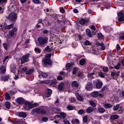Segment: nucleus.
I'll list each match as a JSON object with an SVG mask.
<instances>
[{
    "instance_id": "nucleus-34",
    "label": "nucleus",
    "mask_w": 124,
    "mask_h": 124,
    "mask_svg": "<svg viewBox=\"0 0 124 124\" xmlns=\"http://www.w3.org/2000/svg\"><path fill=\"white\" fill-rule=\"evenodd\" d=\"M67 109H68V111H72V110H74V106L69 105L67 107Z\"/></svg>"
},
{
    "instance_id": "nucleus-60",
    "label": "nucleus",
    "mask_w": 124,
    "mask_h": 124,
    "mask_svg": "<svg viewBox=\"0 0 124 124\" xmlns=\"http://www.w3.org/2000/svg\"><path fill=\"white\" fill-rule=\"evenodd\" d=\"M22 70L24 72H26V71H28V68H27L26 66H24L22 68Z\"/></svg>"
},
{
    "instance_id": "nucleus-10",
    "label": "nucleus",
    "mask_w": 124,
    "mask_h": 124,
    "mask_svg": "<svg viewBox=\"0 0 124 124\" xmlns=\"http://www.w3.org/2000/svg\"><path fill=\"white\" fill-rule=\"evenodd\" d=\"M26 101H27L25 100V99H24L23 97H19L16 99V102L18 104H24V105H25Z\"/></svg>"
},
{
    "instance_id": "nucleus-6",
    "label": "nucleus",
    "mask_w": 124,
    "mask_h": 124,
    "mask_svg": "<svg viewBox=\"0 0 124 124\" xmlns=\"http://www.w3.org/2000/svg\"><path fill=\"white\" fill-rule=\"evenodd\" d=\"M30 53L27 54L25 55H23L22 57L21 58V64H24L25 62H29V58H30Z\"/></svg>"
},
{
    "instance_id": "nucleus-28",
    "label": "nucleus",
    "mask_w": 124,
    "mask_h": 124,
    "mask_svg": "<svg viewBox=\"0 0 124 124\" xmlns=\"http://www.w3.org/2000/svg\"><path fill=\"white\" fill-rule=\"evenodd\" d=\"M9 33L10 35L12 36V39H13V38L14 37V35H16V32L12 30L9 31Z\"/></svg>"
},
{
    "instance_id": "nucleus-13",
    "label": "nucleus",
    "mask_w": 124,
    "mask_h": 124,
    "mask_svg": "<svg viewBox=\"0 0 124 124\" xmlns=\"http://www.w3.org/2000/svg\"><path fill=\"white\" fill-rule=\"evenodd\" d=\"M99 94V92H93L91 93V95L92 97L96 98V97H98V95Z\"/></svg>"
},
{
    "instance_id": "nucleus-49",
    "label": "nucleus",
    "mask_w": 124,
    "mask_h": 124,
    "mask_svg": "<svg viewBox=\"0 0 124 124\" xmlns=\"http://www.w3.org/2000/svg\"><path fill=\"white\" fill-rule=\"evenodd\" d=\"M102 69L103 70L104 72H107V71H108V70L109 69V68H108V67L103 66L102 67Z\"/></svg>"
},
{
    "instance_id": "nucleus-11",
    "label": "nucleus",
    "mask_w": 124,
    "mask_h": 124,
    "mask_svg": "<svg viewBox=\"0 0 124 124\" xmlns=\"http://www.w3.org/2000/svg\"><path fill=\"white\" fill-rule=\"evenodd\" d=\"M90 19L89 18L86 19L81 18V20L79 21V23L80 25H85L86 23H89Z\"/></svg>"
},
{
    "instance_id": "nucleus-9",
    "label": "nucleus",
    "mask_w": 124,
    "mask_h": 124,
    "mask_svg": "<svg viewBox=\"0 0 124 124\" xmlns=\"http://www.w3.org/2000/svg\"><path fill=\"white\" fill-rule=\"evenodd\" d=\"M102 86H103V83L102 81H100L99 79H98L95 84V87L96 89H101V88H102Z\"/></svg>"
},
{
    "instance_id": "nucleus-32",
    "label": "nucleus",
    "mask_w": 124,
    "mask_h": 124,
    "mask_svg": "<svg viewBox=\"0 0 124 124\" xmlns=\"http://www.w3.org/2000/svg\"><path fill=\"white\" fill-rule=\"evenodd\" d=\"M14 23H11V24L5 27L4 29L5 30H10L11 29V28L14 27Z\"/></svg>"
},
{
    "instance_id": "nucleus-8",
    "label": "nucleus",
    "mask_w": 124,
    "mask_h": 124,
    "mask_svg": "<svg viewBox=\"0 0 124 124\" xmlns=\"http://www.w3.org/2000/svg\"><path fill=\"white\" fill-rule=\"evenodd\" d=\"M85 89L87 91H93V83H92V82H88L85 86Z\"/></svg>"
},
{
    "instance_id": "nucleus-14",
    "label": "nucleus",
    "mask_w": 124,
    "mask_h": 124,
    "mask_svg": "<svg viewBox=\"0 0 124 124\" xmlns=\"http://www.w3.org/2000/svg\"><path fill=\"white\" fill-rule=\"evenodd\" d=\"M58 84V80L57 79H53L50 81L49 84L50 86H52V87H54V86H55V85H57Z\"/></svg>"
},
{
    "instance_id": "nucleus-25",
    "label": "nucleus",
    "mask_w": 124,
    "mask_h": 124,
    "mask_svg": "<svg viewBox=\"0 0 124 124\" xmlns=\"http://www.w3.org/2000/svg\"><path fill=\"white\" fill-rule=\"evenodd\" d=\"M18 116L20 118H27V114L25 112H19Z\"/></svg>"
},
{
    "instance_id": "nucleus-40",
    "label": "nucleus",
    "mask_w": 124,
    "mask_h": 124,
    "mask_svg": "<svg viewBox=\"0 0 124 124\" xmlns=\"http://www.w3.org/2000/svg\"><path fill=\"white\" fill-rule=\"evenodd\" d=\"M120 108V104H116L113 108V111H117Z\"/></svg>"
},
{
    "instance_id": "nucleus-43",
    "label": "nucleus",
    "mask_w": 124,
    "mask_h": 124,
    "mask_svg": "<svg viewBox=\"0 0 124 124\" xmlns=\"http://www.w3.org/2000/svg\"><path fill=\"white\" fill-rule=\"evenodd\" d=\"M92 45V43L89 40H86L84 42V45L85 46H90V45Z\"/></svg>"
},
{
    "instance_id": "nucleus-7",
    "label": "nucleus",
    "mask_w": 124,
    "mask_h": 124,
    "mask_svg": "<svg viewBox=\"0 0 124 124\" xmlns=\"http://www.w3.org/2000/svg\"><path fill=\"white\" fill-rule=\"evenodd\" d=\"M43 64L46 67V65H52V60L51 59H48V58H45L43 60Z\"/></svg>"
},
{
    "instance_id": "nucleus-38",
    "label": "nucleus",
    "mask_w": 124,
    "mask_h": 124,
    "mask_svg": "<svg viewBox=\"0 0 124 124\" xmlns=\"http://www.w3.org/2000/svg\"><path fill=\"white\" fill-rule=\"evenodd\" d=\"M3 47H4V49L6 50V51H7L9 47L8 43H3Z\"/></svg>"
},
{
    "instance_id": "nucleus-1",
    "label": "nucleus",
    "mask_w": 124,
    "mask_h": 124,
    "mask_svg": "<svg viewBox=\"0 0 124 124\" xmlns=\"http://www.w3.org/2000/svg\"><path fill=\"white\" fill-rule=\"evenodd\" d=\"M41 114V115H45L46 114V107L45 106H41L39 108H35L31 110V113L32 115L34 114Z\"/></svg>"
},
{
    "instance_id": "nucleus-31",
    "label": "nucleus",
    "mask_w": 124,
    "mask_h": 124,
    "mask_svg": "<svg viewBox=\"0 0 124 124\" xmlns=\"http://www.w3.org/2000/svg\"><path fill=\"white\" fill-rule=\"evenodd\" d=\"M60 114L61 119L64 120V119L66 118V113L64 112H60Z\"/></svg>"
},
{
    "instance_id": "nucleus-55",
    "label": "nucleus",
    "mask_w": 124,
    "mask_h": 124,
    "mask_svg": "<svg viewBox=\"0 0 124 124\" xmlns=\"http://www.w3.org/2000/svg\"><path fill=\"white\" fill-rule=\"evenodd\" d=\"M78 115H83L84 114V109H80L78 111Z\"/></svg>"
},
{
    "instance_id": "nucleus-16",
    "label": "nucleus",
    "mask_w": 124,
    "mask_h": 124,
    "mask_svg": "<svg viewBox=\"0 0 124 124\" xmlns=\"http://www.w3.org/2000/svg\"><path fill=\"white\" fill-rule=\"evenodd\" d=\"M9 78H10V76L9 75H7V76H2L1 77V80L4 82H6V81H8V80H9Z\"/></svg>"
},
{
    "instance_id": "nucleus-3",
    "label": "nucleus",
    "mask_w": 124,
    "mask_h": 124,
    "mask_svg": "<svg viewBox=\"0 0 124 124\" xmlns=\"http://www.w3.org/2000/svg\"><path fill=\"white\" fill-rule=\"evenodd\" d=\"M38 106H39V105L37 103L32 104L31 103L28 102V101H27L25 102V105H24V108H25L26 109H27L28 110L29 109H32V108L37 107Z\"/></svg>"
},
{
    "instance_id": "nucleus-22",
    "label": "nucleus",
    "mask_w": 124,
    "mask_h": 124,
    "mask_svg": "<svg viewBox=\"0 0 124 124\" xmlns=\"http://www.w3.org/2000/svg\"><path fill=\"white\" fill-rule=\"evenodd\" d=\"M72 87H75V88H78L79 87V83L77 81H73L72 82Z\"/></svg>"
},
{
    "instance_id": "nucleus-54",
    "label": "nucleus",
    "mask_w": 124,
    "mask_h": 124,
    "mask_svg": "<svg viewBox=\"0 0 124 124\" xmlns=\"http://www.w3.org/2000/svg\"><path fill=\"white\" fill-rule=\"evenodd\" d=\"M32 2L35 4H40V1L39 0H33Z\"/></svg>"
},
{
    "instance_id": "nucleus-59",
    "label": "nucleus",
    "mask_w": 124,
    "mask_h": 124,
    "mask_svg": "<svg viewBox=\"0 0 124 124\" xmlns=\"http://www.w3.org/2000/svg\"><path fill=\"white\" fill-rule=\"evenodd\" d=\"M57 80H58V81H62V80L63 79L62 77V76H59L58 77H57Z\"/></svg>"
},
{
    "instance_id": "nucleus-33",
    "label": "nucleus",
    "mask_w": 124,
    "mask_h": 124,
    "mask_svg": "<svg viewBox=\"0 0 124 124\" xmlns=\"http://www.w3.org/2000/svg\"><path fill=\"white\" fill-rule=\"evenodd\" d=\"M42 50L39 49L38 47H36L34 48V51L36 53V54H40L42 52Z\"/></svg>"
},
{
    "instance_id": "nucleus-56",
    "label": "nucleus",
    "mask_w": 124,
    "mask_h": 124,
    "mask_svg": "<svg viewBox=\"0 0 124 124\" xmlns=\"http://www.w3.org/2000/svg\"><path fill=\"white\" fill-rule=\"evenodd\" d=\"M12 30L11 31H14L15 32H16V33L17 31H18V30L17 29V28L16 27H12Z\"/></svg>"
},
{
    "instance_id": "nucleus-47",
    "label": "nucleus",
    "mask_w": 124,
    "mask_h": 124,
    "mask_svg": "<svg viewBox=\"0 0 124 124\" xmlns=\"http://www.w3.org/2000/svg\"><path fill=\"white\" fill-rule=\"evenodd\" d=\"M33 71H34L33 69H30L28 71H26V74H31V73H32Z\"/></svg>"
},
{
    "instance_id": "nucleus-5",
    "label": "nucleus",
    "mask_w": 124,
    "mask_h": 124,
    "mask_svg": "<svg viewBox=\"0 0 124 124\" xmlns=\"http://www.w3.org/2000/svg\"><path fill=\"white\" fill-rule=\"evenodd\" d=\"M117 20L119 23H124V14L122 11L117 13Z\"/></svg>"
},
{
    "instance_id": "nucleus-26",
    "label": "nucleus",
    "mask_w": 124,
    "mask_h": 124,
    "mask_svg": "<svg viewBox=\"0 0 124 124\" xmlns=\"http://www.w3.org/2000/svg\"><path fill=\"white\" fill-rule=\"evenodd\" d=\"M86 111L88 114H90L93 111V108H92V107H89L86 109Z\"/></svg>"
},
{
    "instance_id": "nucleus-62",
    "label": "nucleus",
    "mask_w": 124,
    "mask_h": 124,
    "mask_svg": "<svg viewBox=\"0 0 124 124\" xmlns=\"http://www.w3.org/2000/svg\"><path fill=\"white\" fill-rule=\"evenodd\" d=\"M44 34H47L49 32V31L47 30H44L43 31Z\"/></svg>"
},
{
    "instance_id": "nucleus-52",
    "label": "nucleus",
    "mask_w": 124,
    "mask_h": 124,
    "mask_svg": "<svg viewBox=\"0 0 124 124\" xmlns=\"http://www.w3.org/2000/svg\"><path fill=\"white\" fill-rule=\"evenodd\" d=\"M105 73H103L102 72H100L98 73V75L101 78H104V75Z\"/></svg>"
},
{
    "instance_id": "nucleus-44",
    "label": "nucleus",
    "mask_w": 124,
    "mask_h": 124,
    "mask_svg": "<svg viewBox=\"0 0 124 124\" xmlns=\"http://www.w3.org/2000/svg\"><path fill=\"white\" fill-rule=\"evenodd\" d=\"M83 122L85 124L88 123V115H85L83 117Z\"/></svg>"
},
{
    "instance_id": "nucleus-36",
    "label": "nucleus",
    "mask_w": 124,
    "mask_h": 124,
    "mask_svg": "<svg viewBox=\"0 0 124 124\" xmlns=\"http://www.w3.org/2000/svg\"><path fill=\"white\" fill-rule=\"evenodd\" d=\"M5 98L6 100H9L11 99V97H10V94L8 93H6L5 94Z\"/></svg>"
},
{
    "instance_id": "nucleus-51",
    "label": "nucleus",
    "mask_w": 124,
    "mask_h": 124,
    "mask_svg": "<svg viewBox=\"0 0 124 124\" xmlns=\"http://www.w3.org/2000/svg\"><path fill=\"white\" fill-rule=\"evenodd\" d=\"M111 77H113L114 80H117V77L115 78V76H116V73L112 72L111 73Z\"/></svg>"
},
{
    "instance_id": "nucleus-42",
    "label": "nucleus",
    "mask_w": 124,
    "mask_h": 124,
    "mask_svg": "<svg viewBox=\"0 0 124 124\" xmlns=\"http://www.w3.org/2000/svg\"><path fill=\"white\" fill-rule=\"evenodd\" d=\"M65 66L66 67L67 70H69V69H71V67H72L70 63H67Z\"/></svg>"
},
{
    "instance_id": "nucleus-27",
    "label": "nucleus",
    "mask_w": 124,
    "mask_h": 124,
    "mask_svg": "<svg viewBox=\"0 0 124 124\" xmlns=\"http://www.w3.org/2000/svg\"><path fill=\"white\" fill-rule=\"evenodd\" d=\"M109 88H108V86L107 85H104L101 89V91L102 93L104 92L105 91H108Z\"/></svg>"
},
{
    "instance_id": "nucleus-64",
    "label": "nucleus",
    "mask_w": 124,
    "mask_h": 124,
    "mask_svg": "<svg viewBox=\"0 0 124 124\" xmlns=\"http://www.w3.org/2000/svg\"><path fill=\"white\" fill-rule=\"evenodd\" d=\"M64 124H70V123L69 122V121H68L67 120H64Z\"/></svg>"
},
{
    "instance_id": "nucleus-48",
    "label": "nucleus",
    "mask_w": 124,
    "mask_h": 124,
    "mask_svg": "<svg viewBox=\"0 0 124 124\" xmlns=\"http://www.w3.org/2000/svg\"><path fill=\"white\" fill-rule=\"evenodd\" d=\"M97 35H98V38H101V39H104V36L102 35V33H98Z\"/></svg>"
},
{
    "instance_id": "nucleus-23",
    "label": "nucleus",
    "mask_w": 124,
    "mask_h": 124,
    "mask_svg": "<svg viewBox=\"0 0 124 124\" xmlns=\"http://www.w3.org/2000/svg\"><path fill=\"white\" fill-rule=\"evenodd\" d=\"M76 97H77L78 100H79V101H81V102L84 101V98L83 97H82V96L80 95L79 94V93H78L76 95Z\"/></svg>"
},
{
    "instance_id": "nucleus-30",
    "label": "nucleus",
    "mask_w": 124,
    "mask_h": 124,
    "mask_svg": "<svg viewBox=\"0 0 124 124\" xmlns=\"http://www.w3.org/2000/svg\"><path fill=\"white\" fill-rule=\"evenodd\" d=\"M77 75L78 77L82 78L84 75V73L81 71H78L77 72Z\"/></svg>"
},
{
    "instance_id": "nucleus-15",
    "label": "nucleus",
    "mask_w": 124,
    "mask_h": 124,
    "mask_svg": "<svg viewBox=\"0 0 124 124\" xmlns=\"http://www.w3.org/2000/svg\"><path fill=\"white\" fill-rule=\"evenodd\" d=\"M64 89V83H60L58 86V91L61 92L62 91V90Z\"/></svg>"
},
{
    "instance_id": "nucleus-4",
    "label": "nucleus",
    "mask_w": 124,
    "mask_h": 124,
    "mask_svg": "<svg viewBox=\"0 0 124 124\" xmlns=\"http://www.w3.org/2000/svg\"><path fill=\"white\" fill-rule=\"evenodd\" d=\"M38 41L39 46L43 47V46H46L47 43L48 42V38L40 37L38 39Z\"/></svg>"
},
{
    "instance_id": "nucleus-46",
    "label": "nucleus",
    "mask_w": 124,
    "mask_h": 124,
    "mask_svg": "<svg viewBox=\"0 0 124 124\" xmlns=\"http://www.w3.org/2000/svg\"><path fill=\"white\" fill-rule=\"evenodd\" d=\"M0 70L2 73H4L5 71H6V70L5 69V67L4 66H1L0 68Z\"/></svg>"
},
{
    "instance_id": "nucleus-35",
    "label": "nucleus",
    "mask_w": 124,
    "mask_h": 124,
    "mask_svg": "<svg viewBox=\"0 0 124 124\" xmlns=\"http://www.w3.org/2000/svg\"><path fill=\"white\" fill-rule=\"evenodd\" d=\"M78 68H77V67H74L73 68V71L72 72V74H73V75H76V74H77V72H78Z\"/></svg>"
},
{
    "instance_id": "nucleus-17",
    "label": "nucleus",
    "mask_w": 124,
    "mask_h": 124,
    "mask_svg": "<svg viewBox=\"0 0 124 124\" xmlns=\"http://www.w3.org/2000/svg\"><path fill=\"white\" fill-rule=\"evenodd\" d=\"M103 107L106 109H109L110 108H112L113 107V105L111 104L105 103L103 105Z\"/></svg>"
},
{
    "instance_id": "nucleus-37",
    "label": "nucleus",
    "mask_w": 124,
    "mask_h": 124,
    "mask_svg": "<svg viewBox=\"0 0 124 124\" xmlns=\"http://www.w3.org/2000/svg\"><path fill=\"white\" fill-rule=\"evenodd\" d=\"M10 102H6L5 103V107H6V108H7V109H10Z\"/></svg>"
},
{
    "instance_id": "nucleus-2",
    "label": "nucleus",
    "mask_w": 124,
    "mask_h": 124,
    "mask_svg": "<svg viewBox=\"0 0 124 124\" xmlns=\"http://www.w3.org/2000/svg\"><path fill=\"white\" fill-rule=\"evenodd\" d=\"M17 15L16 13L11 12L8 16L7 19L11 22V23H16L17 21Z\"/></svg>"
},
{
    "instance_id": "nucleus-53",
    "label": "nucleus",
    "mask_w": 124,
    "mask_h": 124,
    "mask_svg": "<svg viewBox=\"0 0 124 124\" xmlns=\"http://www.w3.org/2000/svg\"><path fill=\"white\" fill-rule=\"evenodd\" d=\"M121 67V63H118L116 66H114L115 69H120V67Z\"/></svg>"
},
{
    "instance_id": "nucleus-24",
    "label": "nucleus",
    "mask_w": 124,
    "mask_h": 124,
    "mask_svg": "<svg viewBox=\"0 0 124 124\" xmlns=\"http://www.w3.org/2000/svg\"><path fill=\"white\" fill-rule=\"evenodd\" d=\"M86 32L87 35H88L89 37H93V35H92V31H91L90 29H86Z\"/></svg>"
},
{
    "instance_id": "nucleus-45",
    "label": "nucleus",
    "mask_w": 124,
    "mask_h": 124,
    "mask_svg": "<svg viewBox=\"0 0 124 124\" xmlns=\"http://www.w3.org/2000/svg\"><path fill=\"white\" fill-rule=\"evenodd\" d=\"M89 104H90V105H91V106H92V107H95V106H96L95 103H94V102H93V101H90Z\"/></svg>"
},
{
    "instance_id": "nucleus-39",
    "label": "nucleus",
    "mask_w": 124,
    "mask_h": 124,
    "mask_svg": "<svg viewBox=\"0 0 124 124\" xmlns=\"http://www.w3.org/2000/svg\"><path fill=\"white\" fill-rule=\"evenodd\" d=\"M7 3V0H0V5H5Z\"/></svg>"
},
{
    "instance_id": "nucleus-50",
    "label": "nucleus",
    "mask_w": 124,
    "mask_h": 124,
    "mask_svg": "<svg viewBox=\"0 0 124 124\" xmlns=\"http://www.w3.org/2000/svg\"><path fill=\"white\" fill-rule=\"evenodd\" d=\"M48 51H51V49L49 46H47L44 49V52H48Z\"/></svg>"
},
{
    "instance_id": "nucleus-12",
    "label": "nucleus",
    "mask_w": 124,
    "mask_h": 124,
    "mask_svg": "<svg viewBox=\"0 0 124 124\" xmlns=\"http://www.w3.org/2000/svg\"><path fill=\"white\" fill-rule=\"evenodd\" d=\"M46 91V97H50L51 96V95L52 94V90L47 88L45 90Z\"/></svg>"
},
{
    "instance_id": "nucleus-61",
    "label": "nucleus",
    "mask_w": 124,
    "mask_h": 124,
    "mask_svg": "<svg viewBox=\"0 0 124 124\" xmlns=\"http://www.w3.org/2000/svg\"><path fill=\"white\" fill-rule=\"evenodd\" d=\"M116 124H124V122H123V121L121 120L118 121H117V123Z\"/></svg>"
},
{
    "instance_id": "nucleus-57",
    "label": "nucleus",
    "mask_w": 124,
    "mask_h": 124,
    "mask_svg": "<svg viewBox=\"0 0 124 124\" xmlns=\"http://www.w3.org/2000/svg\"><path fill=\"white\" fill-rule=\"evenodd\" d=\"M42 121L44 122H48V118L47 117H43Z\"/></svg>"
},
{
    "instance_id": "nucleus-29",
    "label": "nucleus",
    "mask_w": 124,
    "mask_h": 124,
    "mask_svg": "<svg viewBox=\"0 0 124 124\" xmlns=\"http://www.w3.org/2000/svg\"><path fill=\"white\" fill-rule=\"evenodd\" d=\"M79 123H80V121H79V120H78L77 119H73L71 121L72 124H79Z\"/></svg>"
},
{
    "instance_id": "nucleus-19",
    "label": "nucleus",
    "mask_w": 124,
    "mask_h": 124,
    "mask_svg": "<svg viewBox=\"0 0 124 124\" xmlns=\"http://www.w3.org/2000/svg\"><path fill=\"white\" fill-rule=\"evenodd\" d=\"M110 120H112V121H115L116 120H118V119H119V115L117 114L111 115L110 117Z\"/></svg>"
},
{
    "instance_id": "nucleus-21",
    "label": "nucleus",
    "mask_w": 124,
    "mask_h": 124,
    "mask_svg": "<svg viewBox=\"0 0 124 124\" xmlns=\"http://www.w3.org/2000/svg\"><path fill=\"white\" fill-rule=\"evenodd\" d=\"M86 59H82L79 62V63L80 65H81V66H84V65H85V64H86Z\"/></svg>"
},
{
    "instance_id": "nucleus-18",
    "label": "nucleus",
    "mask_w": 124,
    "mask_h": 124,
    "mask_svg": "<svg viewBox=\"0 0 124 124\" xmlns=\"http://www.w3.org/2000/svg\"><path fill=\"white\" fill-rule=\"evenodd\" d=\"M97 111L99 113H100L101 114H103L104 112H105V109L104 108L99 107L97 108Z\"/></svg>"
},
{
    "instance_id": "nucleus-20",
    "label": "nucleus",
    "mask_w": 124,
    "mask_h": 124,
    "mask_svg": "<svg viewBox=\"0 0 124 124\" xmlns=\"http://www.w3.org/2000/svg\"><path fill=\"white\" fill-rule=\"evenodd\" d=\"M119 39L120 40H124V31H122L119 33Z\"/></svg>"
},
{
    "instance_id": "nucleus-63",
    "label": "nucleus",
    "mask_w": 124,
    "mask_h": 124,
    "mask_svg": "<svg viewBox=\"0 0 124 124\" xmlns=\"http://www.w3.org/2000/svg\"><path fill=\"white\" fill-rule=\"evenodd\" d=\"M91 29V30H93V31H95V30H96V28H95V26L94 25H92Z\"/></svg>"
},
{
    "instance_id": "nucleus-41",
    "label": "nucleus",
    "mask_w": 124,
    "mask_h": 124,
    "mask_svg": "<svg viewBox=\"0 0 124 124\" xmlns=\"http://www.w3.org/2000/svg\"><path fill=\"white\" fill-rule=\"evenodd\" d=\"M41 76L43 78L46 79V78H48V75L46 73H42Z\"/></svg>"
},
{
    "instance_id": "nucleus-58",
    "label": "nucleus",
    "mask_w": 124,
    "mask_h": 124,
    "mask_svg": "<svg viewBox=\"0 0 124 124\" xmlns=\"http://www.w3.org/2000/svg\"><path fill=\"white\" fill-rule=\"evenodd\" d=\"M116 50L117 51H120V50H121V46H120V45H119V44L116 45Z\"/></svg>"
}]
</instances>
